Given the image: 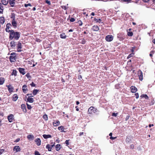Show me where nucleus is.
Instances as JSON below:
<instances>
[{
  "mask_svg": "<svg viewBox=\"0 0 155 155\" xmlns=\"http://www.w3.org/2000/svg\"><path fill=\"white\" fill-rule=\"evenodd\" d=\"M10 18L12 19V20H15V14L14 13H12L10 16Z\"/></svg>",
  "mask_w": 155,
  "mask_h": 155,
  "instance_id": "c85d7f7f",
  "label": "nucleus"
},
{
  "mask_svg": "<svg viewBox=\"0 0 155 155\" xmlns=\"http://www.w3.org/2000/svg\"><path fill=\"white\" fill-rule=\"evenodd\" d=\"M3 7L2 4L0 3V13H3Z\"/></svg>",
  "mask_w": 155,
  "mask_h": 155,
  "instance_id": "7c9ffc66",
  "label": "nucleus"
},
{
  "mask_svg": "<svg viewBox=\"0 0 155 155\" xmlns=\"http://www.w3.org/2000/svg\"><path fill=\"white\" fill-rule=\"evenodd\" d=\"M28 89L27 88V86L25 84L22 86V91L24 93L26 92Z\"/></svg>",
  "mask_w": 155,
  "mask_h": 155,
  "instance_id": "6ab92c4d",
  "label": "nucleus"
},
{
  "mask_svg": "<svg viewBox=\"0 0 155 155\" xmlns=\"http://www.w3.org/2000/svg\"><path fill=\"white\" fill-rule=\"evenodd\" d=\"M27 137L28 139L30 140H32L34 138V136L33 135L31 134L28 135Z\"/></svg>",
  "mask_w": 155,
  "mask_h": 155,
  "instance_id": "5701e85b",
  "label": "nucleus"
},
{
  "mask_svg": "<svg viewBox=\"0 0 155 155\" xmlns=\"http://www.w3.org/2000/svg\"><path fill=\"white\" fill-rule=\"evenodd\" d=\"M91 30L94 31H97L99 30V28L97 25H94L92 27Z\"/></svg>",
  "mask_w": 155,
  "mask_h": 155,
  "instance_id": "1a4fd4ad",
  "label": "nucleus"
},
{
  "mask_svg": "<svg viewBox=\"0 0 155 155\" xmlns=\"http://www.w3.org/2000/svg\"><path fill=\"white\" fill-rule=\"evenodd\" d=\"M15 42L13 41H12L10 43V45L12 48H15Z\"/></svg>",
  "mask_w": 155,
  "mask_h": 155,
  "instance_id": "393cba45",
  "label": "nucleus"
},
{
  "mask_svg": "<svg viewBox=\"0 0 155 155\" xmlns=\"http://www.w3.org/2000/svg\"><path fill=\"white\" fill-rule=\"evenodd\" d=\"M35 155H41V154L39 153V152L37 150H35Z\"/></svg>",
  "mask_w": 155,
  "mask_h": 155,
  "instance_id": "a18cd8bd",
  "label": "nucleus"
},
{
  "mask_svg": "<svg viewBox=\"0 0 155 155\" xmlns=\"http://www.w3.org/2000/svg\"><path fill=\"white\" fill-rule=\"evenodd\" d=\"M131 92L132 93H135L137 91V88L134 86H132L130 87Z\"/></svg>",
  "mask_w": 155,
  "mask_h": 155,
  "instance_id": "2eb2a0df",
  "label": "nucleus"
},
{
  "mask_svg": "<svg viewBox=\"0 0 155 155\" xmlns=\"http://www.w3.org/2000/svg\"><path fill=\"white\" fill-rule=\"evenodd\" d=\"M86 42V41L85 40L83 39V40H82L81 41V43L83 44H85Z\"/></svg>",
  "mask_w": 155,
  "mask_h": 155,
  "instance_id": "13d9d810",
  "label": "nucleus"
},
{
  "mask_svg": "<svg viewBox=\"0 0 155 155\" xmlns=\"http://www.w3.org/2000/svg\"><path fill=\"white\" fill-rule=\"evenodd\" d=\"M8 0H1L2 4L4 5H6L8 3Z\"/></svg>",
  "mask_w": 155,
  "mask_h": 155,
  "instance_id": "412c9836",
  "label": "nucleus"
},
{
  "mask_svg": "<svg viewBox=\"0 0 155 155\" xmlns=\"http://www.w3.org/2000/svg\"><path fill=\"white\" fill-rule=\"evenodd\" d=\"M78 23L80 26H81L82 25L83 23L80 20H79L78 21Z\"/></svg>",
  "mask_w": 155,
  "mask_h": 155,
  "instance_id": "de8ad7c7",
  "label": "nucleus"
},
{
  "mask_svg": "<svg viewBox=\"0 0 155 155\" xmlns=\"http://www.w3.org/2000/svg\"><path fill=\"white\" fill-rule=\"evenodd\" d=\"M22 44L20 42H18L17 44V51L18 52H21L22 51V50L21 49L22 48Z\"/></svg>",
  "mask_w": 155,
  "mask_h": 155,
  "instance_id": "7ed1b4c3",
  "label": "nucleus"
},
{
  "mask_svg": "<svg viewBox=\"0 0 155 155\" xmlns=\"http://www.w3.org/2000/svg\"><path fill=\"white\" fill-rule=\"evenodd\" d=\"M154 53V51H150V56L151 57H152L153 56V54Z\"/></svg>",
  "mask_w": 155,
  "mask_h": 155,
  "instance_id": "3c124183",
  "label": "nucleus"
},
{
  "mask_svg": "<svg viewBox=\"0 0 155 155\" xmlns=\"http://www.w3.org/2000/svg\"><path fill=\"white\" fill-rule=\"evenodd\" d=\"M30 85L31 87H35L36 85L33 82H32L30 84Z\"/></svg>",
  "mask_w": 155,
  "mask_h": 155,
  "instance_id": "5fc2aeb1",
  "label": "nucleus"
},
{
  "mask_svg": "<svg viewBox=\"0 0 155 155\" xmlns=\"http://www.w3.org/2000/svg\"><path fill=\"white\" fill-rule=\"evenodd\" d=\"M20 139L19 138L15 140V142H18L19 141Z\"/></svg>",
  "mask_w": 155,
  "mask_h": 155,
  "instance_id": "680f3d73",
  "label": "nucleus"
},
{
  "mask_svg": "<svg viewBox=\"0 0 155 155\" xmlns=\"http://www.w3.org/2000/svg\"><path fill=\"white\" fill-rule=\"evenodd\" d=\"M70 20L71 22H73L75 21V19L73 18H71Z\"/></svg>",
  "mask_w": 155,
  "mask_h": 155,
  "instance_id": "8fccbe9b",
  "label": "nucleus"
},
{
  "mask_svg": "<svg viewBox=\"0 0 155 155\" xmlns=\"http://www.w3.org/2000/svg\"><path fill=\"white\" fill-rule=\"evenodd\" d=\"M17 71L16 70H13L12 71L11 73V75L13 76L14 75L15 76L17 75Z\"/></svg>",
  "mask_w": 155,
  "mask_h": 155,
  "instance_id": "72a5a7b5",
  "label": "nucleus"
},
{
  "mask_svg": "<svg viewBox=\"0 0 155 155\" xmlns=\"http://www.w3.org/2000/svg\"><path fill=\"white\" fill-rule=\"evenodd\" d=\"M135 95L136 98L137 99H138L139 98V94L138 93H136L135 94Z\"/></svg>",
  "mask_w": 155,
  "mask_h": 155,
  "instance_id": "603ef678",
  "label": "nucleus"
},
{
  "mask_svg": "<svg viewBox=\"0 0 155 155\" xmlns=\"http://www.w3.org/2000/svg\"><path fill=\"white\" fill-rule=\"evenodd\" d=\"M127 35L129 36H132L133 35V32L132 31H128L127 33Z\"/></svg>",
  "mask_w": 155,
  "mask_h": 155,
  "instance_id": "4c0bfd02",
  "label": "nucleus"
},
{
  "mask_svg": "<svg viewBox=\"0 0 155 155\" xmlns=\"http://www.w3.org/2000/svg\"><path fill=\"white\" fill-rule=\"evenodd\" d=\"M154 100L153 99H152L151 101L149 103V105H153L154 104Z\"/></svg>",
  "mask_w": 155,
  "mask_h": 155,
  "instance_id": "a19ab883",
  "label": "nucleus"
},
{
  "mask_svg": "<svg viewBox=\"0 0 155 155\" xmlns=\"http://www.w3.org/2000/svg\"><path fill=\"white\" fill-rule=\"evenodd\" d=\"M61 7L63 9H64L65 10H67L68 9V7H66L65 6H61Z\"/></svg>",
  "mask_w": 155,
  "mask_h": 155,
  "instance_id": "49530a36",
  "label": "nucleus"
},
{
  "mask_svg": "<svg viewBox=\"0 0 155 155\" xmlns=\"http://www.w3.org/2000/svg\"><path fill=\"white\" fill-rule=\"evenodd\" d=\"M65 129V128H64V126H61L58 127V129L59 130H61V132H65V131H64V130Z\"/></svg>",
  "mask_w": 155,
  "mask_h": 155,
  "instance_id": "4be33fe9",
  "label": "nucleus"
},
{
  "mask_svg": "<svg viewBox=\"0 0 155 155\" xmlns=\"http://www.w3.org/2000/svg\"><path fill=\"white\" fill-rule=\"evenodd\" d=\"M12 25L10 23H8L6 25V28H5V31L7 32H11V30H10V28H11Z\"/></svg>",
  "mask_w": 155,
  "mask_h": 155,
  "instance_id": "39448f33",
  "label": "nucleus"
},
{
  "mask_svg": "<svg viewBox=\"0 0 155 155\" xmlns=\"http://www.w3.org/2000/svg\"><path fill=\"white\" fill-rule=\"evenodd\" d=\"M61 145L60 144H58L55 147L56 150L57 151H59L61 148Z\"/></svg>",
  "mask_w": 155,
  "mask_h": 155,
  "instance_id": "a878e982",
  "label": "nucleus"
},
{
  "mask_svg": "<svg viewBox=\"0 0 155 155\" xmlns=\"http://www.w3.org/2000/svg\"><path fill=\"white\" fill-rule=\"evenodd\" d=\"M6 86L8 87V89L9 93H11L13 92L14 88L11 85L9 84L8 85H7Z\"/></svg>",
  "mask_w": 155,
  "mask_h": 155,
  "instance_id": "6e6552de",
  "label": "nucleus"
},
{
  "mask_svg": "<svg viewBox=\"0 0 155 155\" xmlns=\"http://www.w3.org/2000/svg\"><path fill=\"white\" fill-rule=\"evenodd\" d=\"M84 134V133L83 132H80L79 134V136H81L82 135H83V134Z\"/></svg>",
  "mask_w": 155,
  "mask_h": 155,
  "instance_id": "69168bd1",
  "label": "nucleus"
},
{
  "mask_svg": "<svg viewBox=\"0 0 155 155\" xmlns=\"http://www.w3.org/2000/svg\"><path fill=\"white\" fill-rule=\"evenodd\" d=\"M27 101L31 103H32L34 101L33 98L31 97H28L27 99Z\"/></svg>",
  "mask_w": 155,
  "mask_h": 155,
  "instance_id": "bb28decb",
  "label": "nucleus"
},
{
  "mask_svg": "<svg viewBox=\"0 0 155 155\" xmlns=\"http://www.w3.org/2000/svg\"><path fill=\"white\" fill-rule=\"evenodd\" d=\"M119 86V84H117L115 86V87L116 88L118 89V86Z\"/></svg>",
  "mask_w": 155,
  "mask_h": 155,
  "instance_id": "774afa93",
  "label": "nucleus"
},
{
  "mask_svg": "<svg viewBox=\"0 0 155 155\" xmlns=\"http://www.w3.org/2000/svg\"><path fill=\"white\" fill-rule=\"evenodd\" d=\"M12 26L15 28L17 27V23L15 20H12Z\"/></svg>",
  "mask_w": 155,
  "mask_h": 155,
  "instance_id": "dca6fc26",
  "label": "nucleus"
},
{
  "mask_svg": "<svg viewBox=\"0 0 155 155\" xmlns=\"http://www.w3.org/2000/svg\"><path fill=\"white\" fill-rule=\"evenodd\" d=\"M118 114V113H112V115L113 116L116 117Z\"/></svg>",
  "mask_w": 155,
  "mask_h": 155,
  "instance_id": "09e8293b",
  "label": "nucleus"
},
{
  "mask_svg": "<svg viewBox=\"0 0 155 155\" xmlns=\"http://www.w3.org/2000/svg\"><path fill=\"white\" fill-rule=\"evenodd\" d=\"M21 150V148L18 146H14L13 149V151H15V153L20 151Z\"/></svg>",
  "mask_w": 155,
  "mask_h": 155,
  "instance_id": "0eeeda50",
  "label": "nucleus"
},
{
  "mask_svg": "<svg viewBox=\"0 0 155 155\" xmlns=\"http://www.w3.org/2000/svg\"><path fill=\"white\" fill-rule=\"evenodd\" d=\"M70 140H66L65 141V143L67 144V145H69V141Z\"/></svg>",
  "mask_w": 155,
  "mask_h": 155,
  "instance_id": "864d4df0",
  "label": "nucleus"
},
{
  "mask_svg": "<svg viewBox=\"0 0 155 155\" xmlns=\"http://www.w3.org/2000/svg\"><path fill=\"white\" fill-rule=\"evenodd\" d=\"M46 147L47 149H48V151H51L52 149V147H51V145H50L49 144H47L46 145Z\"/></svg>",
  "mask_w": 155,
  "mask_h": 155,
  "instance_id": "473e14b6",
  "label": "nucleus"
},
{
  "mask_svg": "<svg viewBox=\"0 0 155 155\" xmlns=\"http://www.w3.org/2000/svg\"><path fill=\"white\" fill-rule=\"evenodd\" d=\"M142 0L143 2H149V1H150V0Z\"/></svg>",
  "mask_w": 155,
  "mask_h": 155,
  "instance_id": "0e129e2a",
  "label": "nucleus"
},
{
  "mask_svg": "<svg viewBox=\"0 0 155 155\" xmlns=\"http://www.w3.org/2000/svg\"><path fill=\"white\" fill-rule=\"evenodd\" d=\"M43 118L45 120L47 121L48 120V117L47 115L46 114H45L43 116Z\"/></svg>",
  "mask_w": 155,
  "mask_h": 155,
  "instance_id": "e433bc0d",
  "label": "nucleus"
},
{
  "mask_svg": "<svg viewBox=\"0 0 155 155\" xmlns=\"http://www.w3.org/2000/svg\"><path fill=\"white\" fill-rule=\"evenodd\" d=\"M43 137L45 139L49 138H51V135L49 134H43Z\"/></svg>",
  "mask_w": 155,
  "mask_h": 155,
  "instance_id": "cd10ccee",
  "label": "nucleus"
},
{
  "mask_svg": "<svg viewBox=\"0 0 155 155\" xmlns=\"http://www.w3.org/2000/svg\"><path fill=\"white\" fill-rule=\"evenodd\" d=\"M8 119L9 122H12L14 119V115L12 114H10L8 116Z\"/></svg>",
  "mask_w": 155,
  "mask_h": 155,
  "instance_id": "9d476101",
  "label": "nucleus"
},
{
  "mask_svg": "<svg viewBox=\"0 0 155 155\" xmlns=\"http://www.w3.org/2000/svg\"><path fill=\"white\" fill-rule=\"evenodd\" d=\"M142 98H145L146 99H149V97L146 94H143L141 95L140 96Z\"/></svg>",
  "mask_w": 155,
  "mask_h": 155,
  "instance_id": "f704fd0d",
  "label": "nucleus"
},
{
  "mask_svg": "<svg viewBox=\"0 0 155 155\" xmlns=\"http://www.w3.org/2000/svg\"><path fill=\"white\" fill-rule=\"evenodd\" d=\"M134 54V53H131V54H130L127 56V58L129 59V58H130L131 57H132Z\"/></svg>",
  "mask_w": 155,
  "mask_h": 155,
  "instance_id": "ea45409f",
  "label": "nucleus"
},
{
  "mask_svg": "<svg viewBox=\"0 0 155 155\" xmlns=\"http://www.w3.org/2000/svg\"><path fill=\"white\" fill-rule=\"evenodd\" d=\"M5 82V79L3 78H0V85H2Z\"/></svg>",
  "mask_w": 155,
  "mask_h": 155,
  "instance_id": "2f4dec72",
  "label": "nucleus"
},
{
  "mask_svg": "<svg viewBox=\"0 0 155 155\" xmlns=\"http://www.w3.org/2000/svg\"><path fill=\"white\" fill-rule=\"evenodd\" d=\"M113 37L112 35H107L106 36V40L108 42H110L113 40Z\"/></svg>",
  "mask_w": 155,
  "mask_h": 155,
  "instance_id": "20e7f679",
  "label": "nucleus"
},
{
  "mask_svg": "<svg viewBox=\"0 0 155 155\" xmlns=\"http://www.w3.org/2000/svg\"><path fill=\"white\" fill-rule=\"evenodd\" d=\"M45 2L47 4L49 5H51V3L50 1H49L48 0H46L45 1Z\"/></svg>",
  "mask_w": 155,
  "mask_h": 155,
  "instance_id": "37998d69",
  "label": "nucleus"
},
{
  "mask_svg": "<svg viewBox=\"0 0 155 155\" xmlns=\"http://www.w3.org/2000/svg\"><path fill=\"white\" fill-rule=\"evenodd\" d=\"M38 91V90L37 89H34L33 91V94L34 95H36Z\"/></svg>",
  "mask_w": 155,
  "mask_h": 155,
  "instance_id": "c9c22d12",
  "label": "nucleus"
},
{
  "mask_svg": "<svg viewBox=\"0 0 155 155\" xmlns=\"http://www.w3.org/2000/svg\"><path fill=\"white\" fill-rule=\"evenodd\" d=\"M5 22L4 17H0V23L1 24L3 25Z\"/></svg>",
  "mask_w": 155,
  "mask_h": 155,
  "instance_id": "b1692460",
  "label": "nucleus"
},
{
  "mask_svg": "<svg viewBox=\"0 0 155 155\" xmlns=\"http://www.w3.org/2000/svg\"><path fill=\"white\" fill-rule=\"evenodd\" d=\"M94 21H96L97 22H98L99 23H100L101 21V20L100 19H97L96 18H95L94 19Z\"/></svg>",
  "mask_w": 155,
  "mask_h": 155,
  "instance_id": "58836bf2",
  "label": "nucleus"
},
{
  "mask_svg": "<svg viewBox=\"0 0 155 155\" xmlns=\"http://www.w3.org/2000/svg\"><path fill=\"white\" fill-rule=\"evenodd\" d=\"M78 79L79 80H81L82 79V76L81 75H79L78 76Z\"/></svg>",
  "mask_w": 155,
  "mask_h": 155,
  "instance_id": "052dcab7",
  "label": "nucleus"
},
{
  "mask_svg": "<svg viewBox=\"0 0 155 155\" xmlns=\"http://www.w3.org/2000/svg\"><path fill=\"white\" fill-rule=\"evenodd\" d=\"M25 70V69L24 68H18V70L19 72L23 75H24L26 73Z\"/></svg>",
  "mask_w": 155,
  "mask_h": 155,
  "instance_id": "ddd939ff",
  "label": "nucleus"
},
{
  "mask_svg": "<svg viewBox=\"0 0 155 155\" xmlns=\"http://www.w3.org/2000/svg\"><path fill=\"white\" fill-rule=\"evenodd\" d=\"M97 109L95 108L93 106H91L89 107L88 110V114H93L97 112Z\"/></svg>",
  "mask_w": 155,
  "mask_h": 155,
  "instance_id": "f03ea898",
  "label": "nucleus"
},
{
  "mask_svg": "<svg viewBox=\"0 0 155 155\" xmlns=\"http://www.w3.org/2000/svg\"><path fill=\"white\" fill-rule=\"evenodd\" d=\"M26 105L27 106V108L28 109L31 110V109L32 107L30 105H29L27 103H26Z\"/></svg>",
  "mask_w": 155,
  "mask_h": 155,
  "instance_id": "79ce46f5",
  "label": "nucleus"
},
{
  "mask_svg": "<svg viewBox=\"0 0 155 155\" xmlns=\"http://www.w3.org/2000/svg\"><path fill=\"white\" fill-rule=\"evenodd\" d=\"M11 56H14V55H16L15 53H12L11 54Z\"/></svg>",
  "mask_w": 155,
  "mask_h": 155,
  "instance_id": "338daca9",
  "label": "nucleus"
},
{
  "mask_svg": "<svg viewBox=\"0 0 155 155\" xmlns=\"http://www.w3.org/2000/svg\"><path fill=\"white\" fill-rule=\"evenodd\" d=\"M130 116L128 115L127 116L126 118V120L127 121L129 118Z\"/></svg>",
  "mask_w": 155,
  "mask_h": 155,
  "instance_id": "e2e57ef3",
  "label": "nucleus"
},
{
  "mask_svg": "<svg viewBox=\"0 0 155 155\" xmlns=\"http://www.w3.org/2000/svg\"><path fill=\"white\" fill-rule=\"evenodd\" d=\"M135 48L134 47H132V49L131 50V51L132 52V53H134V49H135Z\"/></svg>",
  "mask_w": 155,
  "mask_h": 155,
  "instance_id": "bf43d9fd",
  "label": "nucleus"
},
{
  "mask_svg": "<svg viewBox=\"0 0 155 155\" xmlns=\"http://www.w3.org/2000/svg\"><path fill=\"white\" fill-rule=\"evenodd\" d=\"M138 74L139 80L142 81L143 79V73L142 71L140 70H139L138 71Z\"/></svg>",
  "mask_w": 155,
  "mask_h": 155,
  "instance_id": "423d86ee",
  "label": "nucleus"
},
{
  "mask_svg": "<svg viewBox=\"0 0 155 155\" xmlns=\"http://www.w3.org/2000/svg\"><path fill=\"white\" fill-rule=\"evenodd\" d=\"M24 6L25 7H27L28 6H31L32 5L30 3H29L28 4H25Z\"/></svg>",
  "mask_w": 155,
  "mask_h": 155,
  "instance_id": "c03bdc74",
  "label": "nucleus"
},
{
  "mask_svg": "<svg viewBox=\"0 0 155 155\" xmlns=\"http://www.w3.org/2000/svg\"><path fill=\"white\" fill-rule=\"evenodd\" d=\"M35 142L38 146H39L41 144V141L39 138H38L35 139Z\"/></svg>",
  "mask_w": 155,
  "mask_h": 155,
  "instance_id": "f3484780",
  "label": "nucleus"
},
{
  "mask_svg": "<svg viewBox=\"0 0 155 155\" xmlns=\"http://www.w3.org/2000/svg\"><path fill=\"white\" fill-rule=\"evenodd\" d=\"M16 55L10 56L9 57V59L10 62H15L16 61Z\"/></svg>",
  "mask_w": 155,
  "mask_h": 155,
  "instance_id": "9b49d317",
  "label": "nucleus"
},
{
  "mask_svg": "<svg viewBox=\"0 0 155 155\" xmlns=\"http://www.w3.org/2000/svg\"><path fill=\"white\" fill-rule=\"evenodd\" d=\"M60 37L61 38L65 39L66 38L67 36L65 35V33H63L60 35Z\"/></svg>",
  "mask_w": 155,
  "mask_h": 155,
  "instance_id": "c756f323",
  "label": "nucleus"
},
{
  "mask_svg": "<svg viewBox=\"0 0 155 155\" xmlns=\"http://www.w3.org/2000/svg\"><path fill=\"white\" fill-rule=\"evenodd\" d=\"M8 2L11 7H15V0H9Z\"/></svg>",
  "mask_w": 155,
  "mask_h": 155,
  "instance_id": "f8f14e48",
  "label": "nucleus"
},
{
  "mask_svg": "<svg viewBox=\"0 0 155 155\" xmlns=\"http://www.w3.org/2000/svg\"><path fill=\"white\" fill-rule=\"evenodd\" d=\"M26 76L27 78H30L31 77L30 75V74L29 73H28L26 75Z\"/></svg>",
  "mask_w": 155,
  "mask_h": 155,
  "instance_id": "4d7b16f0",
  "label": "nucleus"
},
{
  "mask_svg": "<svg viewBox=\"0 0 155 155\" xmlns=\"http://www.w3.org/2000/svg\"><path fill=\"white\" fill-rule=\"evenodd\" d=\"M60 122L58 120L54 121L53 123V124L54 126L57 127L60 124Z\"/></svg>",
  "mask_w": 155,
  "mask_h": 155,
  "instance_id": "a211bd4d",
  "label": "nucleus"
},
{
  "mask_svg": "<svg viewBox=\"0 0 155 155\" xmlns=\"http://www.w3.org/2000/svg\"><path fill=\"white\" fill-rule=\"evenodd\" d=\"M18 98L17 95L16 94H14L12 97V100L14 101H15L17 100Z\"/></svg>",
  "mask_w": 155,
  "mask_h": 155,
  "instance_id": "aec40b11",
  "label": "nucleus"
},
{
  "mask_svg": "<svg viewBox=\"0 0 155 155\" xmlns=\"http://www.w3.org/2000/svg\"><path fill=\"white\" fill-rule=\"evenodd\" d=\"M20 34L18 31L15 32L13 30H11V32L9 34V38L12 40L13 38L16 40H18L19 38Z\"/></svg>",
  "mask_w": 155,
  "mask_h": 155,
  "instance_id": "f257e3e1",
  "label": "nucleus"
},
{
  "mask_svg": "<svg viewBox=\"0 0 155 155\" xmlns=\"http://www.w3.org/2000/svg\"><path fill=\"white\" fill-rule=\"evenodd\" d=\"M117 138V137H110V138L111 140H113L116 139Z\"/></svg>",
  "mask_w": 155,
  "mask_h": 155,
  "instance_id": "6e6d98bb",
  "label": "nucleus"
},
{
  "mask_svg": "<svg viewBox=\"0 0 155 155\" xmlns=\"http://www.w3.org/2000/svg\"><path fill=\"white\" fill-rule=\"evenodd\" d=\"M21 107L24 113H26L27 112V110L26 108L25 105V104H22L21 105Z\"/></svg>",
  "mask_w": 155,
  "mask_h": 155,
  "instance_id": "4468645a",
  "label": "nucleus"
}]
</instances>
